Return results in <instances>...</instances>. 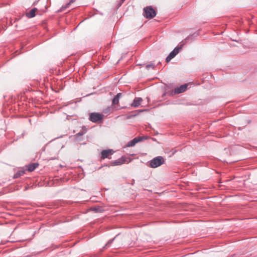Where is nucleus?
I'll list each match as a JSON object with an SVG mask.
<instances>
[{
    "mask_svg": "<svg viewBox=\"0 0 257 257\" xmlns=\"http://www.w3.org/2000/svg\"><path fill=\"white\" fill-rule=\"evenodd\" d=\"M85 133H86L85 131H82L79 132L78 133H77L76 136L78 137L81 136L83 135L84 134H85Z\"/></svg>",
    "mask_w": 257,
    "mask_h": 257,
    "instance_id": "14",
    "label": "nucleus"
},
{
    "mask_svg": "<svg viewBox=\"0 0 257 257\" xmlns=\"http://www.w3.org/2000/svg\"><path fill=\"white\" fill-rule=\"evenodd\" d=\"M126 161L125 157H122L121 158L118 159L117 160L113 161L112 163V164L113 165H120L123 163H124Z\"/></svg>",
    "mask_w": 257,
    "mask_h": 257,
    "instance_id": "9",
    "label": "nucleus"
},
{
    "mask_svg": "<svg viewBox=\"0 0 257 257\" xmlns=\"http://www.w3.org/2000/svg\"><path fill=\"white\" fill-rule=\"evenodd\" d=\"M122 96L121 93H118L113 98L112 101V105H114L115 104H117L119 102V100L120 98Z\"/></svg>",
    "mask_w": 257,
    "mask_h": 257,
    "instance_id": "11",
    "label": "nucleus"
},
{
    "mask_svg": "<svg viewBox=\"0 0 257 257\" xmlns=\"http://www.w3.org/2000/svg\"><path fill=\"white\" fill-rule=\"evenodd\" d=\"M39 166V164L37 163H34L32 164H30L29 165L26 166L27 170L29 172L33 171L36 168H37Z\"/></svg>",
    "mask_w": 257,
    "mask_h": 257,
    "instance_id": "10",
    "label": "nucleus"
},
{
    "mask_svg": "<svg viewBox=\"0 0 257 257\" xmlns=\"http://www.w3.org/2000/svg\"><path fill=\"white\" fill-rule=\"evenodd\" d=\"M102 114L93 112L89 114V120L93 122L99 123L102 121L103 118Z\"/></svg>",
    "mask_w": 257,
    "mask_h": 257,
    "instance_id": "1",
    "label": "nucleus"
},
{
    "mask_svg": "<svg viewBox=\"0 0 257 257\" xmlns=\"http://www.w3.org/2000/svg\"><path fill=\"white\" fill-rule=\"evenodd\" d=\"M144 16L146 18L152 19L156 16V13L155 11L152 7H147L144 9Z\"/></svg>",
    "mask_w": 257,
    "mask_h": 257,
    "instance_id": "3",
    "label": "nucleus"
},
{
    "mask_svg": "<svg viewBox=\"0 0 257 257\" xmlns=\"http://www.w3.org/2000/svg\"><path fill=\"white\" fill-rule=\"evenodd\" d=\"M181 49V47H176L168 56L166 58V61L167 63L169 62L179 52L180 50Z\"/></svg>",
    "mask_w": 257,
    "mask_h": 257,
    "instance_id": "4",
    "label": "nucleus"
},
{
    "mask_svg": "<svg viewBox=\"0 0 257 257\" xmlns=\"http://www.w3.org/2000/svg\"><path fill=\"white\" fill-rule=\"evenodd\" d=\"M187 84L182 85L180 86V87H177L175 89L174 93L175 94H179V93L184 92L187 89Z\"/></svg>",
    "mask_w": 257,
    "mask_h": 257,
    "instance_id": "8",
    "label": "nucleus"
},
{
    "mask_svg": "<svg viewBox=\"0 0 257 257\" xmlns=\"http://www.w3.org/2000/svg\"><path fill=\"white\" fill-rule=\"evenodd\" d=\"M37 11L36 8H34L30 11V12L27 13L26 16L29 18H33L35 16V13Z\"/></svg>",
    "mask_w": 257,
    "mask_h": 257,
    "instance_id": "12",
    "label": "nucleus"
},
{
    "mask_svg": "<svg viewBox=\"0 0 257 257\" xmlns=\"http://www.w3.org/2000/svg\"><path fill=\"white\" fill-rule=\"evenodd\" d=\"M122 2L124 1L125 0H121Z\"/></svg>",
    "mask_w": 257,
    "mask_h": 257,
    "instance_id": "18",
    "label": "nucleus"
},
{
    "mask_svg": "<svg viewBox=\"0 0 257 257\" xmlns=\"http://www.w3.org/2000/svg\"><path fill=\"white\" fill-rule=\"evenodd\" d=\"M25 171L24 170H21L18 171L14 176V178H17L20 176L23 175L25 174Z\"/></svg>",
    "mask_w": 257,
    "mask_h": 257,
    "instance_id": "13",
    "label": "nucleus"
},
{
    "mask_svg": "<svg viewBox=\"0 0 257 257\" xmlns=\"http://www.w3.org/2000/svg\"><path fill=\"white\" fill-rule=\"evenodd\" d=\"M144 111L143 110H140V112H142V111Z\"/></svg>",
    "mask_w": 257,
    "mask_h": 257,
    "instance_id": "17",
    "label": "nucleus"
},
{
    "mask_svg": "<svg viewBox=\"0 0 257 257\" xmlns=\"http://www.w3.org/2000/svg\"><path fill=\"white\" fill-rule=\"evenodd\" d=\"M164 159L163 157L158 156L154 158L150 161V166L152 168H155L164 164Z\"/></svg>",
    "mask_w": 257,
    "mask_h": 257,
    "instance_id": "2",
    "label": "nucleus"
},
{
    "mask_svg": "<svg viewBox=\"0 0 257 257\" xmlns=\"http://www.w3.org/2000/svg\"><path fill=\"white\" fill-rule=\"evenodd\" d=\"M113 153L112 150H104L102 151L101 154V158L104 159L105 158H108L109 156L111 155Z\"/></svg>",
    "mask_w": 257,
    "mask_h": 257,
    "instance_id": "6",
    "label": "nucleus"
},
{
    "mask_svg": "<svg viewBox=\"0 0 257 257\" xmlns=\"http://www.w3.org/2000/svg\"><path fill=\"white\" fill-rule=\"evenodd\" d=\"M75 1H76V0H71V1H70V2H69V3H68L67 4V5H66V6L65 7V8H68L70 5H71V4H72V3H73L74 2H75Z\"/></svg>",
    "mask_w": 257,
    "mask_h": 257,
    "instance_id": "15",
    "label": "nucleus"
},
{
    "mask_svg": "<svg viewBox=\"0 0 257 257\" xmlns=\"http://www.w3.org/2000/svg\"><path fill=\"white\" fill-rule=\"evenodd\" d=\"M146 67L148 68H150V67L154 68V65L153 64H149V65H147L146 66Z\"/></svg>",
    "mask_w": 257,
    "mask_h": 257,
    "instance_id": "16",
    "label": "nucleus"
},
{
    "mask_svg": "<svg viewBox=\"0 0 257 257\" xmlns=\"http://www.w3.org/2000/svg\"><path fill=\"white\" fill-rule=\"evenodd\" d=\"M143 140L142 137H136L133 140L129 142L126 145V147H131L134 146L137 143Z\"/></svg>",
    "mask_w": 257,
    "mask_h": 257,
    "instance_id": "7",
    "label": "nucleus"
},
{
    "mask_svg": "<svg viewBox=\"0 0 257 257\" xmlns=\"http://www.w3.org/2000/svg\"><path fill=\"white\" fill-rule=\"evenodd\" d=\"M143 99L141 97H135L131 104V106L134 108L138 107L141 105Z\"/></svg>",
    "mask_w": 257,
    "mask_h": 257,
    "instance_id": "5",
    "label": "nucleus"
}]
</instances>
